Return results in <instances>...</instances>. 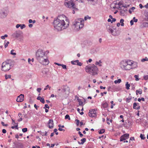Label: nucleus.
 Instances as JSON below:
<instances>
[{
	"label": "nucleus",
	"mask_w": 148,
	"mask_h": 148,
	"mask_svg": "<svg viewBox=\"0 0 148 148\" xmlns=\"http://www.w3.org/2000/svg\"><path fill=\"white\" fill-rule=\"evenodd\" d=\"M41 90L40 88H38L37 89V91L39 92H40Z\"/></svg>",
	"instance_id": "51"
},
{
	"label": "nucleus",
	"mask_w": 148,
	"mask_h": 148,
	"mask_svg": "<svg viewBox=\"0 0 148 148\" xmlns=\"http://www.w3.org/2000/svg\"><path fill=\"white\" fill-rule=\"evenodd\" d=\"M34 107L36 110L38 109L37 107H39L38 106H37L36 104L34 105Z\"/></svg>",
	"instance_id": "63"
},
{
	"label": "nucleus",
	"mask_w": 148,
	"mask_h": 148,
	"mask_svg": "<svg viewBox=\"0 0 148 148\" xmlns=\"http://www.w3.org/2000/svg\"><path fill=\"white\" fill-rule=\"evenodd\" d=\"M133 20L135 22H136L138 21V19H136L135 17H134L133 18Z\"/></svg>",
	"instance_id": "50"
},
{
	"label": "nucleus",
	"mask_w": 148,
	"mask_h": 148,
	"mask_svg": "<svg viewBox=\"0 0 148 148\" xmlns=\"http://www.w3.org/2000/svg\"><path fill=\"white\" fill-rule=\"evenodd\" d=\"M22 119H22L21 118H20L19 119H18V121L19 122H20V121H22Z\"/></svg>",
	"instance_id": "64"
},
{
	"label": "nucleus",
	"mask_w": 148,
	"mask_h": 148,
	"mask_svg": "<svg viewBox=\"0 0 148 148\" xmlns=\"http://www.w3.org/2000/svg\"><path fill=\"white\" fill-rule=\"evenodd\" d=\"M12 67L11 63L5 61L3 62L2 64V70L4 71H8Z\"/></svg>",
	"instance_id": "6"
},
{
	"label": "nucleus",
	"mask_w": 148,
	"mask_h": 148,
	"mask_svg": "<svg viewBox=\"0 0 148 148\" xmlns=\"http://www.w3.org/2000/svg\"><path fill=\"white\" fill-rule=\"evenodd\" d=\"M112 20H111V23H112V22H115L116 20V19H115V18H112Z\"/></svg>",
	"instance_id": "53"
},
{
	"label": "nucleus",
	"mask_w": 148,
	"mask_h": 148,
	"mask_svg": "<svg viewBox=\"0 0 148 148\" xmlns=\"http://www.w3.org/2000/svg\"><path fill=\"white\" fill-rule=\"evenodd\" d=\"M127 65L128 67H131L133 64V61L131 60H126Z\"/></svg>",
	"instance_id": "16"
},
{
	"label": "nucleus",
	"mask_w": 148,
	"mask_h": 148,
	"mask_svg": "<svg viewBox=\"0 0 148 148\" xmlns=\"http://www.w3.org/2000/svg\"><path fill=\"white\" fill-rule=\"evenodd\" d=\"M85 69L87 73L92 75H94L97 74V67L94 64L88 65L86 66Z\"/></svg>",
	"instance_id": "3"
},
{
	"label": "nucleus",
	"mask_w": 148,
	"mask_h": 148,
	"mask_svg": "<svg viewBox=\"0 0 148 148\" xmlns=\"http://www.w3.org/2000/svg\"><path fill=\"white\" fill-rule=\"evenodd\" d=\"M108 106V104L106 102H105L102 104V107L103 108H107Z\"/></svg>",
	"instance_id": "24"
},
{
	"label": "nucleus",
	"mask_w": 148,
	"mask_h": 148,
	"mask_svg": "<svg viewBox=\"0 0 148 148\" xmlns=\"http://www.w3.org/2000/svg\"><path fill=\"white\" fill-rule=\"evenodd\" d=\"M69 21L64 15L58 16L54 20L53 25L55 29L58 31L66 29L69 25Z\"/></svg>",
	"instance_id": "1"
},
{
	"label": "nucleus",
	"mask_w": 148,
	"mask_h": 148,
	"mask_svg": "<svg viewBox=\"0 0 148 148\" xmlns=\"http://www.w3.org/2000/svg\"><path fill=\"white\" fill-rule=\"evenodd\" d=\"M142 27H148V23L146 22H143L141 25Z\"/></svg>",
	"instance_id": "20"
},
{
	"label": "nucleus",
	"mask_w": 148,
	"mask_h": 148,
	"mask_svg": "<svg viewBox=\"0 0 148 148\" xmlns=\"http://www.w3.org/2000/svg\"><path fill=\"white\" fill-rule=\"evenodd\" d=\"M37 99L38 100L40 101L42 103H44L45 102V101L44 99L43 98L41 97L38 96L37 98Z\"/></svg>",
	"instance_id": "18"
},
{
	"label": "nucleus",
	"mask_w": 148,
	"mask_h": 148,
	"mask_svg": "<svg viewBox=\"0 0 148 148\" xmlns=\"http://www.w3.org/2000/svg\"><path fill=\"white\" fill-rule=\"evenodd\" d=\"M88 115L90 117H95L97 116L96 111L95 110L92 109L90 110Z\"/></svg>",
	"instance_id": "9"
},
{
	"label": "nucleus",
	"mask_w": 148,
	"mask_h": 148,
	"mask_svg": "<svg viewBox=\"0 0 148 148\" xmlns=\"http://www.w3.org/2000/svg\"><path fill=\"white\" fill-rule=\"evenodd\" d=\"M14 50H12L11 51V54L14 55H15L16 54V53L15 52H14Z\"/></svg>",
	"instance_id": "37"
},
{
	"label": "nucleus",
	"mask_w": 148,
	"mask_h": 148,
	"mask_svg": "<svg viewBox=\"0 0 148 148\" xmlns=\"http://www.w3.org/2000/svg\"><path fill=\"white\" fill-rule=\"evenodd\" d=\"M21 24H17L16 26V28H18L20 27V26H21Z\"/></svg>",
	"instance_id": "55"
},
{
	"label": "nucleus",
	"mask_w": 148,
	"mask_h": 148,
	"mask_svg": "<svg viewBox=\"0 0 148 148\" xmlns=\"http://www.w3.org/2000/svg\"><path fill=\"white\" fill-rule=\"evenodd\" d=\"M131 99V98L128 97L126 98V101L127 102H129Z\"/></svg>",
	"instance_id": "41"
},
{
	"label": "nucleus",
	"mask_w": 148,
	"mask_h": 148,
	"mask_svg": "<svg viewBox=\"0 0 148 148\" xmlns=\"http://www.w3.org/2000/svg\"><path fill=\"white\" fill-rule=\"evenodd\" d=\"M144 79L145 80H147L148 79V75H144L143 76Z\"/></svg>",
	"instance_id": "38"
},
{
	"label": "nucleus",
	"mask_w": 148,
	"mask_h": 148,
	"mask_svg": "<svg viewBox=\"0 0 148 148\" xmlns=\"http://www.w3.org/2000/svg\"><path fill=\"white\" fill-rule=\"evenodd\" d=\"M134 77L135 78V80L136 81H138L139 80V79L138 78V76L137 75H135L134 76Z\"/></svg>",
	"instance_id": "34"
},
{
	"label": "nucleus",
	"mask_w": 148,
	"mask_h": 148,
	"mask_svg": "<svg viewBox=\"0 0 148 148\" xmlns=\"http://www.w3.org/2000/svg\"><path fill=\"white\" fill-rule=\"evenodd\" d=\"M126 88L127 90H129L130 89V84H128V82H127L125 84Z\"/></svg>",
	"instance_id": "23"
},
{
	"label": "nucleus",
	"mask_w": 148,
	"mask_h": 148,
	"mask_svg": "<svg viewBox=\"0 0 148 148\" xmlns=\"http://www.w3.org/2000/svg\"><path fill=\"white\" fill-rule=\"evenodd\" d=\"M133 68H136L137 67V63L136 62H133Z\"/></svg>",
	"instance_id": "25"
},
{
	"label": "nucleus",
	"mask_w": 148,
	"mask_h": 148,
	"mask_svg": "<svg viewBox=\"0 0 148 148\" xmlns=\"http://www.w3.org/2000/svg\"><path fill=\"white\" fill-rule=\"evenodd\" d=\"M136 93L137 95L138 94V93L141 95L142 94V90L141 89H139L136 91Z\"/></svg>",
	"instance_id": "22"
},
{
	"label": "nucleus",
	"mask_w": 148,
	"mask_h": 148,
	"mask_svg": "<svg viewBox=\"0 0 148 148\" xmlns=\"http://www.w3.org/2000/svg\"><path fill=\"white\" fill-rule=\"evenodd\" d=\"M130 25H133V24H134L133 21L132 20L130 21Z\"/></svg>",
	"instance_id": "58"
},
{
	"label": "nucleus",
	"mask_w": 148,
	"mask_h": 148,
	"mask_svg": "<svg viewBox=\"0 0 148 148\" xmlns=\"http://www.w3.org/2000/svg\"><path fill=\"white\" fill-rule=\"evenodd\" d=\"M122 7H123V8H122V7L121 9H120L121 10L120 11V15L122 16H124L125 15V13L127 11V7L125 5H123Z\"/></svg>",
	"instance_id": "12"
},
{
	"label": "nucleus",
	"mask_w": 148,
	"mask_h": 148,
	"mask_svg": "<svg viewBox=\"0 0 148 148\" xmlns=\"http://www.w3.org/2000/svg\"><path fill=\"white\" fill-rule=\"evenodd\" d=\"M95 0H91V3L93 4V5H94V3H93V2H95Z\"/></svg>",
	"instance_id": "62"
},
{
	"label": "nucleus",
	"mask_w": 148,
	"mask_h": 148,
	"mask_svg": "<svg viewBox=\"0 0 148 148\" xmlns=\"http://www.w3.org/2000/svg\"><path fill=\"white\" fill-rule=\"evenodd\" d=\"M65 5L67 7L72 8L74 10H77L78 9L75 7V4L72 0H65Z\"/></svg>",
	"instance_id": "5"
},
{
	"label": "nucleus",
	"mask_w": 148,
	"mask_h": 148,
	"mask_svg": "<svg viewBox=\"0 0 148 148\" xmlns=\"http://www.w3.org/2000/svg\"><path fill=\"white\" fill-rule=\"evenodd\" d=\"M48 127L50 129L52 128L53 127V121L52 119H50L48 122Z\"/></svg>",
	"instance_id": "14"
},
{
	"label": "nucleus",
	"mask_w": 148,
	"mask_h": 148,
	"mask_svg": "<svg viewBox=\"0 0 148 148\" xmlns=\"http://www.w3.org/2000/svg\"><path fill=\"white\" fill-rule=\"evenodd\" d=\"M22 131L23 132H25L27 131V128H24L22 129Z\"/></svg>",
	"instance_id": "39"
},
{
	"label": "nucleus",
	"mask_w": 148,
	"mask_h": 148,
	"mask_svg": "<svg viewBox=\"0 0 148 148\" xmlns=\"http://www.w3.org/2000/svg\"><path fill=\"white\" fill-rule=\"evenodd\" d=\"M130 140H134V137H131L130 139Z\"/></svg>",
	"instance_id": "56"
},
{
	"label": "nucleus",
	"mask_w": 148,
	"mask_h": 148,
	"mask_svg": "<svg viewBox=\"0 0 148 148\" xmlns=\"http://www.w3.org/2000/svg\"><path fill=\"white\" fill-rule=\"evenodd\" d=\"M129 134H125L121 136L120 138V141H122L129 138Z\"/></svg>",
	"instance_id": "10"
},
{
	"label": "nucleus",
	"mask_w": 148,
	"mask_h": 148,
	"mask_svg": "<svg viewBox=\"0 0 148 148\" xmlns=\"http://www.w3.org/2000/svg\"><path fill=\"white\" fill-rule=\"evenodd\" d=\"M140 106H139V105H137V107H136V109H137V110H139L140 108Z\"/></svg>",
	"instance_id": "60"
},
{
	"label": "nucleus",
	"mask_w": 148,
	"mask_h": 148,
	"mask_svg": "<svg viewBox=\"0 0 148 148\" xmlns=\"http://www.w3.org/2000/svg\"><path fill=\"white\" fill-rule=\"evenodd\" d=\"M105 131V130L104 129H102L99 131V134H102L104 133Z\"/></svg>",
	"instance_id": "31"
},
{
	"label": "nucleus",
	"mask_w": 148,
	"mask_h": 148,
	"mask_svg": "<svg viewBox=\"0 0 148 148\" xmlns=\"http://www.w3.org/2000/svg\"><path fill=\"white\" fill-rule=\"evenodd\" d=\"M20 34L18 32H16L13 34V35L16 38L20 36Z\"/></svg>",
	"instance_id": "21"
},
{
	"label": "nucleus",
	"mask_w": 148,
	"mask_h": 148,
	"mask_svg": "<svg viewBox=\"0 0 148 148\" xmlns=\"http://www.w3.org/2000/svg\"><path fill=\"white\" fill-rule=\"evenodd\" d=\"M140 137L141 139L143 140H144L145 138L144 135L143 134H141L140 135Z\"/></svg>",
	"instance_id": "33"
},
{
	"label": "nucleus",
	"mask_w": 148,
	"mask_h": 148,
	"mask_svg": "<svg viewBox=\"0 0 148 148\" xmlns=\"http://www.w3.org/2000/svg\"><path fill=\"white\" fill-rule=\"evenodd\" d=\"M141 61L142 62H144L146 61L145 60V58H143V59H142L141 60Z\"/></svg>",
	"instance_id": "61"
},
{
	"label": "nucleus",
	"mask_w": 148,
	"mask_h": 148,
	"mask_svg": "<svg viewBox=\"0 0 148 148\" xmlns=\"http://www.w3.org/2000/svg\"><path fill=\"white\" fill-rule=\"evenodd\" d=\"M47 108L49 109V106L47 104H45V107L43 108Z\"/></svg>",
	"instance_id": "46"
},
{
	"label": "nucleus",
	"mask_w": 148,
	"mask_h": 148,
	"mask_svg": "<svg viewBox=\"0 0 148 148\" xmlns=\"http://www.w3.org/2000/svg\"><path fill=\"white\" fill-rule=\"evenodd\" d=\"M2 132L4 134H5V133H6V131L5 129H3Z\"/></svg>",
	"instance_id": "54"
},
{
	"label": "nucleus",
	"mask_w": 148,
	"mask_h": 148,
	"mask_svg": "<svg viewBox=\"0 0 148 148\" xmlns=\"http://www.w3.org/2000/svg\"><path fill=\"white\" fill-rule=\"evenodd\" d=\"M1 124L3 126H6H6H8V124H5L3 122V121H2L1 122Z\"/></svg>",
	"instance_id": "45"
},
{
	"label": "nucleus",
	"mask_w": 148,
	"mask_h": 148,
	"mask_svg": "<svg viewBox=\"0 0 148 148\" xmlns=\"http://www.w3.org/2000/svg\"><path fill=\"white\" fill-rule=\"evenodd\" d=\"M95 64L96 65H97L99 64V66H101V64H99V62H96L95 63Z\"/></svg>",
	"instance_id": "49"
},
{
	"label": "nucleus",
	"mask_w": 148,
	"mask_h": 148,
	"mask_svg": "<svg viewBox=\"0 0 148 148\" xmlns=\"http://www.w3.org/2000/svg\"><path fill=\"white\" fill-rule=\"evenodd\" d=\"M138 104V103L137 104ZM138 105H137V104L136 103L134 102L133 103V108L134 109L136 108V106H137Z\"/></svg>",
	"instance_id": "30"
},
{
	"label": "nucleus",
	"mask_w": 148,
	"mask_h": 148,
	"mask_svg": "<svg viewBox=\"0 0 148 148\" xmlns=\"http://www.w3.org/2000/svg\"><path fill=\"white\" fill-rule=\"evenodd\" d=\"M84 22L83 19L81 18H77L73 21V24L76 30L78 31L83 27Z\"/></svg>",
	"instance_id": "4"
},
{
	"label": "nucleus",
	"mask_w": 148,
	"mask_h": 148,
	"mask_svg": "<svg viewBox=\"0 0 148 148\" xmlns=\"http://www.w3.org/2000/svg\"><path fill=\"white\" fill-rule=\"evenodd\" d=\"M90 18H91V17H89L88 16H86L84 17V19L85 20H87L88 19H90Z\"/></svg>",
	"instance_id": "40"
},
{
	"label": "nucleus",
	"mask_w": 148,
	"mask_h": 148,
	"mask_svg": "<svg viewBox=\"0 0 148 148\" xmlns=\"http://www.w3.org/2000/svg\"><path fill=\"white\" fill-rule=\"evenodd\" d=\"M58 126L59 127V128H58V130L59 131H65V130H64L62 129V128H60L61 127V125H59Z\"/></svg>",
	"instance_id": "32"
},
{
	"label": "nucleus",
	"mask_w": 148,
	"mask_h": 148,
	"mask_svg": "<svg viewBox=\"0 0 148 148\" xmlns=\"http://www.w3.org/2000/svg\"><path fill=\"white\" fill-rule=\"evenodd\" d=\"M65 119H68L69 120H70V118L68 114H66L65 116Z\"/></svg>",
	"instance_id": "35"
},
{
	"label": "nucleus",
	"mask_w": 148,
	"mask_h": 148,
	"mask_svg": "<svg viewBox=\"0 0 148 148\" xmlns=\"http://www.w3.org/2000/svg\"><path fill=\"white\" fill-rule=\"evenodd\" d=\"M75 121H76V124L78 126L79 122V120L76 119L75 120Z\"/></svg>",
	"instance_id": "47"
},
{
	"label": "nucleus",
	"mask_w": 148,
	"mask_h": 148,
	"mask_svg": "<svg viewBox=\"0 0 148 148\" xmlns=\"http://www.w3.org/2000/svg\"><path fill=\"white\" fill-rule=\"evenodd\" d=\"M21 28V29H23V28H25V24H22L21 25V26H20Z\"/></svg>",
	"instance_id": "43"
},
{
	"label": "nucleus",
	"mask_w": 148,
	"mask_h": 148,
	"mask_svg": "<svg viewBox=\"0 0 148 148\" xmlns=\"http://www.w3.org/2000/svg\"><path fill=\"white\" fill-rule=\"evenodd\" d=\"M115 4H118L119 6L118 8H117L118 9H121L122 7H122V6L123 5V2L121 1H119L118 4L116 3Z\"/></svg>",
	"instance_id": "17"
},
{
	"label": "nucleus",
	"mask_w": 148,
	"mask_h": 148,
	"mask_svg": "<svg viewBox=\"0 0 148 148\" xmlns=\"http://www.w3.org/2000/svg\"><path fill=\"white\" fill-rule=\"evenodd\" d=\"M78 102H79V105L82 106H83V102L81 101L80 100H78Z\"/></svg>",
	"instance_id": "36"
},
{
	"label": "nucleus",
	"mask_w": 148,
	"mask_h": 148,
	"mask_svg": "<svg viewBox=\"0 0 148 148\" xmlns=\"http://www.w3.org/2000/svg\"><path fill=\"white\" fill-rule=\"evenodd\" d=\"M36 57L37 60L42 65H47L49 63V61L45 55V52L42 49H39L37 51Z\"/></svg>",
	"instance_id": "2"
},
{
	"label": "nucleus",
	"mask_w": 148,
	"mask_h": 148,
	"mask_svg": "<svg viewBox=\"0 0 148 148\" xmlns=\"http://www.w3.org/2000/svg\"><path fill=\"white\" fill-rule=\"evenodd\" d=\"M9 43V42L8 41H7L6 43H5V47L6 48L8 46V45Z\"/></svg>",
	"instance_id": "42"
},
{
	"label": "nucleus",
	"mask_w": 148,
	"mask_h": 148,
	"mask_svg": "<svg viewBox=\"0 0 148 148\" xmlns=\"http://www.w3.org/2000/svg\"><path fill=\"white\" fill-rule=\"evenodd\" d=\"M5 76L6 79H7L8 78H10L11 76L10 75H7V74L5 75Z\"/></svg>",
	"instance_id": "29"
},
{
	"label": "nucleus",
	"mask_w": 148,
	"mask_h": 148,
	"mask_svg": "<svg viewBox=\"0 0 148 148\" xmlns=\"http://www.w3.org/2000/svg\"><path fill=\"white\" fill-rule=\"evenodd\" d=\"M82 63H81V62H78L77 63V65H78V66H81L82 65Z\"/></svg>",
	"instance_id": "52"
},
{
	"label": "nucleus",
	"mask_w": 148,
	"mask_h": 148,
	"mask_svg": "<svg viewBox=\"0 0 148 148\" xmlns=\"http://www.w3.org/2000/svg\"><path fill=\"white\" fill-rule=\"evenodd\" d=\"M62 66L64 69H66V65L62 64Z\"/></svg>",
	"instance_id": "44"
},
{
	"label": "nucleus",
	"mask_w": 148,
	"mask_h": 148,
	"mask_svg": "<svg viewBox=\"0 0 148 148\" xmlns=\"http://www.w3.org/2000/svg\"><path fill=\"white\" fill-rule=\"evenodd\" d=\"M121 82V79H119L117 80H115L114 81L115 84L120 83Z\"/></svg>",
	"instance_id": "26"
},
{
	"label": "nucleus",
	"mask_w": 148,
	"mask_h": 148,
	"mask_svg": "<svg viewBox=\"0 0 148 148\" xmlns=\"http://www.w3.org/2000/svg\"><path fill=\"white\" fill-rule=\"evenodd\" d=\"M61 90V94L63 95H67L69 93L70 88L67 86H63L61 88V89L59 88L58 89V92Z\"/></svg>",
	"instance_id": "7"
},
{
	"label": "nucleus",
	"mask_w": 148,
	"mask_h": 148,
	"mask_svg": "<svg viewBox=\"0 0 148 148\" xmlns=\"http://www.w3.org/2000/svg\"><path fill=\"white\" fill-rule=\"evenodd\" d=\"M17 147L19 148H22L23 145L21 143H19L17 145Z\"/></svg>",
	"instance_id": "28"
},
{
	"label": "nucleus",
	"mask_w": 148,
	"mask_h": 148,
	"mask_svg": "<svg viewBox=\"0 0 148 148\" xmlns=\"http://www.w3.org/2000/svg\"><path fill=\"white\" fill-rule=\"evenodd\" d=\"M78 134L79 135L80 137H82L83 136V134H82L80 131L78 132Z\"/></svg>",
	"instance_id": "48"
},
{
	"label": "nucleus",
	"mask_w": 148,
	"mask_h": 148,
	"mask_svg": "<svg viewBox=\"0 0 148 148\" xmlns=\"http://www.w3.org/2000/svg\"><path fill=\"white\" fill-rule=\"evenodd\" d=\"M100 89H105L106 88V87H103L102 86H101L100 87Z\"/></svg>",
	"instance_id": "59"
},
{
	"label": "nucleus",
	"mask_w": 148,
	"mask_h": 148,
	"mask_svg": "<svg viewBox=\"0 0 148 148\" xmlns=\"http://www.w3.org/2000/svg\"><path fill=\"white\" fill-rule=\"evenodd\" d=\"M120 66L122 69L125 70H130L132 69L131 67H128L126 60L121 61L120 63Z\"/></svg>",
	"instance_id": "8"
},
{
	"label": "nucleus",
	"mask_w": 148,
	"mask_h": 148,
	"mask_svg": "<svg viewBox=\"0 0 148 148\" xmlns=\"http://www.w3.org/2000/svg\"><path fill=\"white\" fill-rule=\"evenodd\" d=\"M7 13L3 10H0V17L1 18L5 17L7 15Z\"/></svg>",
	"instance_id": "11"
},
{
	"label": "nucleus",
	"mask_w": 148,
	"mask_h": 148,
	"mask_svg": "<svg viewBox=\"0 0 148 148\" xmlns=\"http://www.w3.org/2000/svg\"><path fill=\"white\" fill-rule=\"evenodd\" d=\"M106 27L108 32L109 33L112 34L114 30L112 29V28L109 25L107 26Z\"/></svg>",
	"instance_id": "15"
},
{
	"label": "nucleus",
	"mask_w": 148,
	"mask_h": 148,
	"mask_svg": "<svg viewBox=\"0 0 148 148\" xmlns=\"http://www.w3.org/2000/svg\"><path fill=\"white\" fill-rule=\"evenodd\" d=\"M79 62V60H77L74 61H71V63L73 64H76V63H77Z\"/></svg>",
	"instance_id": "27"
},
{
	"label": "nucleus",
	"mask_w": 148,
	"mask_h": 148,
	"mask_svg": "<svg viewBox=\"0 0 148 148\" xmlns=\"http://www.w3.org/2000/svg\"><path fill=\"white\" fill-rule=\"evenodd\" d=\"M24 99V95L23 94H21L18 96L16 99V101L17 102H22Z\"/></svg>",
	"instance_id": "13"
},
{
	"label": "nucleus",
	"mask_w": 148,
	"mask_h": 148,
	"mask_svg": "<svg viewBox=\"0 0 148 148\" xmlns=\"http://www.w3.org/2000/svg\"><path fill=\"white\" fill-rule=\"evenodd\" d=\"M124 21V20L122 18V19H121L120 20V23H123Z\"/></svg>",
	"instance_id": "57"
},
{
	"label": "nucleus",
	"mask_w": 148,
	"mask_h": 148,
	"mask_svg": "<svg viewBox=\"0 0 148 148\" xmlns=\"http://www.w3.org/2000/svg\"><path fill=\"white\" fill-rule=\"evenodd\" d=\"M81 141H82L81 143L79 141L78 142V144L79 145H82L84 142H86V139L85 138H83L81 139Z\"/></svg>",
	"instance_id": "19"
}]
</instances>
